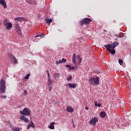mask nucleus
Returning <instances> with one entry per match:
<instances>
[{
	"mask_svg": "<svg viewBox=\"0 0 131 131\" xmlns=\"http://www.w3.org/2000/svg\"><path fill=\"white\" fill-rule=\"evenodd\" d=\"M89 82L91 85L97 86L100 84V77H93L89 78Z\"/></svg>",
	"mask_w": 131,
	"mask_h": 131,
	"instance_id": "1",
	"label": "nucleus"
},
{
	"mask_svg": "<svg viewBox=\"0 0 131 131\" xmlns=\"http://www.w3.org/2000/svg\"><path fill=\"white\" fill-rule=\"evenodd\" d=\"M72 60L73 63L76 66L77 65H79V64L81 63L82 59L79 55L76 56L75 53H74L72 56Z\"/></svg>",
	"mask_w": 131,
	"mask_h": 131,
	"instance_id": "2",
	"label": "nucleus"
},
{
	"mask_svg": "<svg viewBox=\"0 0 131 131\" xmlns=\"http://www.w3.org/2000/svg\"><path fill=\"white\" fill-rule=\"evenodd\" d=\"M6 81L5 79H2L0 81V93L1 94H4L6 93Z\"/></svg>",
	"mask_w": 131,
	"mask_h": 131,
	"instance_id": "3",
	"label": "nucleus"
},
{
	"mask_svg": "<svg viewBox=\"0 0 131 131\" xmlns=\"http://www.w3.org/2000/svg\"><path fill=\"white\" fill-rule=\"evenodd\" d=\"M19 113L24 116H29L31 114V112L29 109L25 108L23 111H20Z\"/></svg>",
	"mask_w": 131,
	"mask_h": 131,
	"instance_id": "4",
	"label": "nucleus"
},
{
	"mask_svg": "<svg viewBox=\"0 0 131 131\" xmlns=\"http://www.w3.org/2000/svg\"><path fill=\"white\" fill-rule=\"evenodd\" d=\"M119 43L118 42H114L113 44L112 45H104V47H105V49L106 50H110V49H114V48H116L117 46H118Z\"/></svg>",
	"mask_w": 131,
	"mask_h": 131,
	"instance_id": "5",
	"label": "nucleus"
},
{
	"mask_svg": "<svg viewBox=\"0 0 131 131\" xmlns=\"http://www.w3.org/2000/svg\"><path fill=\"white\" fill-rule=\"evenodd\" d=\"M92 22V19L89 18H85L84 19L80 21V25H83V24H90Z\"/></svg>",
	"mask_w": 131,
	"mask_h": 131,
	"instance_id": "6",
	"label": "nucleus"
},
{
	"mask_svg": "<svg viewBox=\"0 0 131 131\" xmlns=\"http://www.w3.org/2000/svg\"><path fill=\"white\" fill-rule=\"evenodd\" d=\"M98 118L94 117L89 122L90 124L91 125H93V126H96V124L98 122Z\"/></svg>",
	"mask_w": 131,
	"mask_h": 131,
	"instance_id": "7",
	"label": "nucleus"
},
{
	"mask_svg": "<svg viewBox=\"0 0 131 131\" xmlns=\"http://www.w3.org/2000/svg\"><path fill=\"white\" fill-rule=\"evenodd\" d=\"M19 119H20L21 120H23V121H25V122H29V119L24 116V115L20 116L19 117Z\"/></svg>",
	"mask_w": 131,
	"mask_h": 131,
	"instance_id": "8",
	"label": "nucleus"
},
{
	"mask_svg": "<svg viewBox=\"0 0 131 131\" xmlns=\"http://www.w3.org/2000/svg\"><path fill=\"white\" fill-rule=\"evenodd\" d=\"M5 26V28L6 29H7V30H11V28L13 27V25H12V23H11L10 22H9L8 24H7Z\"/></svg>",
	"mask_w": 131,
	"mask_h": 131,
	"instance_id": "9",
	"label": "nucleus"
},
{
	"mask_svg": "<svg viewBox=\"0 0 131 131\" xmlns=\"http://www.w3.org/2000/svg\"><path fill=\"white\" fill-rule=\"evenodd\" d=\"M67 111H68V112H70V113H73L74 109L71 106H68L67 107Z\"/></svg>",
	"mask_w": 131,
	"mask_h": 131,
	"instance_id": "10",
	"label": "nucleus"
},
{
	"mask_svg": "<svg viewBox=\"0 0 131 131\" xmlns=\"http://www.w3.org/2000/svg\"><path fill=\"white\" fill-rule=\"evenodd\" d=\"M0 4L3 6L4 8H7V3L5 0H0Z\"/></svg>",
	"mask_w": 131,
	"mask_h": 131,
	"instance_id": "11",
	"label": "nucleus"
},
{
	"mask_svg": "<svg viewBox=\"0 0 131 131\" xmlns=\"http://www.w3.org/2000/svg\"><path fill=\"white\" fill-rule=\"evenodd\" d=\"M68 85L70 88H72V89H75L76 88V84L75 83H69Z\"/></svg>",
	"mask_w": 131,
	"mask_h": 131,
	"instance_id": "12",
	"label": "nucleus"
},
{
	"mask_svg": "<svg viewBox=\"0 0 131 131\" xmlns=\"http://www.w3.org/2000/svg\"><path fill=\"white\" fill-rule=\"evenodd\" d=\"M45 21H46V23H47V24H48V25H50L51 23H52V22H53V20H52V19H49V18L46 19Z\"/></svg>",
	"mask_w": 131,
	"mask_h": 131,
	"instance_id": "13",
	"label": "nucleus"
},
{
	"mask_svg": "<svg viewBox=\"0 0 131 131\" xmlns=\"http://www.w3.org/2000/svg\"><path fill=\"white\" fill-rule=\"evenodd\" d=\"M56 123L55 122H52L50 123V125L49 126V128L50 129H55V126H54V124H55Z\"/></svg>",
	"mask_w": 131,
	"mask_h": 131,
	"instance_id": "14",
	"label": "nucleus"
},
{
	"mask_svg": "<svg viewBox=\"0 0 131 131\" xmlns=\"http://www.w3.org/2000/svg\"><path fill=\"white\" fill-rule=\"evenodd\" d=\"M100 116L102 118H105V117H106V113L105 112H101L100 114Z\"/></svg>",
	"mask_w": 131,
	"mask_h": 131,
	"instance_id": "15",
	"label": "nucleus"
},
{
	"mask_svg": "<svg viewBox=\"0 0 131 131\" xmlns=\"http://www.w3.org/2000/svg\"><path fill=\"white\" fill-rule=\"evenodd\" d=\"M53 77H54L55 79L59 78V77H60V74L58 73H55V74H53Z\"/></svg>",
	"mask_w": 131,
	"mask_h": 131,
	"instance_id": "16",
	"label": "nucleus"
},
{
	"mask_svg": "<svg viewBox=\"0 0 131 131\" xmlns=\"http://www.w3.org/2000/svg\"><path fill=\"white\" fill-rule=\"evenodd\" d=\"M11 128L13 131H20V128L18 127L13 126Z\"/></svg>",
	"mask_w": 131,
	"mask_h": 131,
	"instance_id": "17",
	"label": "nucleus"
},
{
	"mask_svg": "<svg viewBox=\"0 0 131 131\" xmlns=\"http://www.w3.org/2000/svg\"><path fill=\"white\" fill-rule=\"evenodd\" d=\"M107 49V51H109L110 52V53H111L112 55H114V54H115V49Z\"/></svg>",
	"mask_w": 131,
	"mask_h": 131,
	"instance_id": "18",
	"label": "nucleus"
},
{
	"mask_svg": "<svg viewBox=\"0 0 131 131\" xmlns=\"http://www.w3.org/2000/svg\"><path fill=\"white\" fill-rule=\"evenodd\" d=\"M8 57H9V58H10L11 59V61H12V60H14V59L16 58L15 56L13 54L8 55Z\"/></svg>",
	"mask_w": 131,
	"mask_h": 131,
	"instance_id": "19",
	"label": "nucleus"
},
{
	"mask_svg": "<svg viewBox=\"0 0 131 131\" xmlns=\"http://www.w3.org/2000/svg\"><path fill=\"white\" fill-rule=\"evenodd\" d=\"M8 24H9V22H8V19H5L4 20L3 25L4 26H6V25H8Z\"/></svg>",
	"mask_w": 131,
	"mask_h": 131,
	"instance_id": "20",
	"label": "nucleus"
},
{
	"mask_svg": "<svg viewBox=\"0 0 131 131\" xmlns=\"http://www.w3.org/2000/svg\"><path fill=\"white\" fill-rule=\"evenodd\" d=\"M15 21H18V22H21L22 21V18L21 17H16L14 19Z\"/></svg>",
	"mask_w": 131,
	"mask_h": 131,
	"instance_id": "21",
	"label": "nucleus"
},
{
	"mask_svg": "<svg viewBox=\"0 0 131 131\" xmlns=\"http://www.w3.org/2000/svg\"><path fill=\"white\" fill-rule=\"evenodd\" d=\"M35 37H42V38H43V37H45V35H42L41 34H39L36 35Z\"/></svg>",
	"mask_w": 131,
	"mask_h": 131,
	"instance_id": "22",
	"label": "nucleus"
},
{
	"mask_svg": "<svg viewBox=\"0 0 131 131\" xmlns=\"http://www.w3.org/2000/svg\"><path fill=\"white\" fill-rule=\"evenodd\" d=\"M17 33H18V34H19V35H22L21 33L22 32L21 31V29H19L18 30H16Z\"/></svg>",
	"mask_w": 131,
	"mask_h": 131,
	"instance_id": "23",
	"label": "nucleus"
},
{
	"mask_svg": "<svg viewBox=\"0 0 131 131\" xmlns=\"http://www.w3.org/2000/svg\"><path fill=\"white\" fill-rule=\"evenodd\" d=\"M11 61H12L13 64H17V63H18V60L16 58L15 59L12 60Z\"/></svg>",
	"mask_w": 131,
	"mask_h": 131,
	"instance_id": "24",
	"label": "nucleus"
},
{
	"mask_svg": "<svg viewBox=\"0 0 131 131\" xmlns=\"http://www.w3.org/2000/svg\"><path fill=\"white\" fill-rule=\"evenodd\" d=\"M72 80V77L71 76H68V78H67V80L68 81H70Z\"/></svg>",
	"mask_w": 131,
	"mask_h": 131,
	"instance_id": "25",
	"label": "nucleus"
},
{
	"mask_svg": "<svg viewBox=\"0 0 131 131\" xmlns=\"http://www.w3.org/2000/svg\"><path fill=\"white\" fill-rule=\"evenodd\" d=\"M14 27L16 30L20 29V26H19V25L18 24H15Z\"/></svg>",
	"mask_w": 131,
	"mask_h": 131,
	"instance_id": "26",
	"label": "nucleus"
},
{
	"mask_svg": "<svg viewBox=\"0 0 131 131\" xmlns=\"http://www.w3.org/2000/svg\"><path fill=\"white\" fill-rule=\"evenodd\" d=\"M95 106L97 107H101V104L100 103H97V101L95 102Z\"/></svg>",
	"mask_w": 131,
	"mask_h": 131,
	"instance_id": "27",
	"label": "nucleus"
},
{
	"mask_svg": "<svg viewBox=\"0 0 131 131\" xmlns=\"http://www.w3.org/2000/svg\"><path fill=\"white\" fill-rule=\"evenodd\" d=\"M29 76H30V74H27L26 76H25L24 77L25 79H29Z\"/></svg>",
	"mask_w": 131,
	"mask_h": 131,
	"instance_id": "28",
	"label": "nucleus"
},
{
	"mask_svg": "<svg viewBox=\"0 0 131 131\" xmlns=\"http://www.w3.org/2000/svg\"><path fill=\"white\" fill-rule=\"evenodd\" d=\"M31 5H35L36 4V1L35 0H31Z\"/></svg>",
	"mask_w": 131,
	"mask_h": 131,
	"instance_id": "29",
	"label": "nucleus"
},
{
	"mask_svg": "<svg viewBox=\"0 0 131 131\" xmlns=\"http://www.w3.org/2000/svg\"><path fill=\"white\" fill-rule=\"evenodd\" d=\"M119 63L120 65H123V61L120 59H119Z\"/></svg>",
	"mask_w": 131,
	"mask_h": 131,
	"instance_id": "30",
	"label": "nucleus"
},
{
	"mask_svg": "<svg viewBox=\"0 0 131 131\" xmlns=\"http://www.w3.org/2000/svg\"><path fill=\"white\" fill-rule=\"evenodd\" d=\"M55 63L56 64H61V63H62V61L61 60H59L58 61H56Z\"/></svg>",
	"mask_w": 131,
	"mask_h": 131,
	"instance_id": "31",
	"label": "nucleus"
},
{
	"mask_svg": "<svg viewBox=\"0 0 131 131\" xmlns=\"http://www.w3.org/2000/svg\"><path fill=\"white\" fill-rule=\"evenodd\" d=\"M30 126L32 127H34V124L33 123V122H30Z\"/></svg>",
	"mask_w": 131,
	"mask_h": 131,
	"instance_id": "32",
	"label": "nucleus"
},
{
	"mask_svg": "<svg viewBox=\"0 0 131 131\" xmlns=\"http://www.w3.org/2000/svg\"><path fill=\"white\" fill-rule=\"evenodd\" d=\"M31 1L32 0H26L27 3L29 4V5H31Z\"/></svg>",
	"mask_w": 131,
	"mask_h": 131,
	"instance_id": "33",
	"label": "nucleus"
},
{
	"mask_svg": "<svg viewBox=\"0 0 131 131\" xmlns=\"http://www.w3.org/2000/svg\"><path fill=\"white\" fill-rule=\"evenodd\" d=\"M66 67L69 68V70H71V66L67 64V65L66 66Z\"/></svg>",
	"mask_w": 131,
	"mask_h": 131,
	"instance_id": "34",
	"label": "nucleus"
},
{
	"mask_svg": "<svg viewBox=\"0 0 131 131\" xmlns=\"http://www.w3.org/2000/svg\"><path fill=\"white\" fill-rule=\"evenodd\" d=\"M61 62H63V63H65V62H66V59L63 58L61 59Z\"/></svg>",
	"mask_w": 131,
	"mask_h": 131,
	"instance_id": "35",
	"label": "nucleus"
},
{
	"mask_svg": "<svg viewBox=\"0 0 131 131\" xmlns=\"http://www.w3.org/2000/svg\"><path fill=\"white\" fill-rule=\"evenodd\" d=\"M49 87H50V88H49V92H51V91H52V85H49Z\"/></svg>",
	"mask_w": 131,
	"mask_h": 131,
	"instance_id": "36",
	"label": "nucleus"
},
{
	"mask_svg": "<svg viewBox=\"0 0 131 131\" xmlns=\"http://www.w3.org/2000/svg\"><path fill=\"white\" fill-rule=\"evenodd\" d=\"M47 73L48 77H50V73H49V71L47 70Z\"/></svg>",
	"mask_w": 131,
	"mask_h": 131,
	"instance_id": "37",
	"label": "nucleus"
},
{
	"mask_svg": "<svg viewBox=\"0 0 131 131\" xmlns=\"http://www.w3.org/2000/svg\"><path fill=\"white\" fill-rule=\"evenodd\" d=\"M2 98H3V99H6V98H7V96H6V95H2Z\"/></svg>",
	"mask_w": 131,
	"mask_h": 131,
	"instance_id": "38",
	"label": "nucleus"
},
{
	"mask_svg": "<svg viewBox=\"0 0 131 131\" xmlns=\"http://www.w3.org/2000/svg\"><path fill=\"white\" fill-rule=\"evenodd\" d=\"M30 127H31V126H30V123H29L27 127L28 129H29L30 128Z\"/></svg>",
	"mask_w": 131,
	"mask_h": 131,
	"instance_id": "39",
	"label": "nucleus"
},
{
	"mask_svg": "<svg viewBox=\"0 0 131 131\" xmlns=\"http://www.w3.org/2000/svg\"><path fill=\"white\" fill-rule=\"evenodd\" d=\"M48 81H49V83H50V84H52V83H53V81H52V80H50Z\"/></svg>",
	"mask_w": 131,
	"mask_h": 131,
	"instance_id": "40",
	"label": "nucleus"
},
{
	"mask_svg": "<svg viewBox=\"0 0 131 131\" xmlns=\"http://www.w3.org/2000/svg\"><path fill=\"white\" fill-rule=\"evenodd\" d=\"M24 95H27V91L25 90V91H24Z\"/></svg>",
	"mask_w": 131,
	"mask_h": 131,
	"instance_id": "41",
	"label": "nucleus"
},
{
	"mask_svg": "<svg viewBox=\"0 0 131 131\" xmlns=\"http://www.w3.org/2000/svg\"><path fill=\"white\" fill-rule=\"evenodd\" d=\"M85 110H89V107L85 106Z\"/></svg>",
	"mask_w": 131,
	"mask_h": 131,
	"instance_id": "42",
	"label": "nucleus"
},
{
	"mask_svg": "<svg viewBox=\"0 0 131 131\" xmlns=\"http://www.w3.org/2000/svg\"><path fill=\"white\" fill-rule=\"evenodd\" d=\"M116 37H120V36L119 35H116Z\"/></svg>",
	"mask_w": 131,
	"mask_h": 131,
	"instance_id": "43",
	"label": "nucleus"
},
{
	"mask_svg": "<svg viewBox=\"0 0 131 131\" xmlns=\"http://www.w3.org/2000/svg\"><path fill=\"white\" fill-rule=\"evenodd\" d=\"M71 70H74V67H71Z\"/></svg>",
	"mask_w": 131,
	"mask_h": 131,
	"instance_id": "44",
	"label": "nucleus"
},
{
	"mask_svg": "<svg viewBox=\"0 0 131 131\" xmlns=\"http://www.w3.org/2000/svg\"><path fill=\"white\" fill-rule=\"evenodd\" d=\"M48 81L49 80H51V77H48Z\"/></svg>",
	"mask_w": 131,
	"mask_h": 131,
	"instance_id": "45",
	"label": "nucleus"
}]
</instances>
